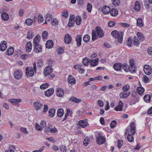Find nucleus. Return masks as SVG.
Returning <instances> with one entry per match:
<instances>
[{"label":"nucleus","mask_w":152,"mask_h":152,"mask_svg":"<svg viewBox=\"0 0 152 152\" xmlns=\"http://www.w3.org/2000/svg\"><path fill=\"white\" fill-rule=\"evenodd\" d=\"M124 32L122 31H118L117 30H114L111 33L112 36L115 39L117 38L119 43H121L123 41Z\"/></svg>","instance_id":"f257e3e1"},{"label":"nucleus","mask_w":152,"mask_h":152,"mask_svg":"<svg viewBox=\"0 0 152 152\" xmlns=\"http://www.w3.org/2000/svg\"><path fill=\"white\" fill-rule=\"evenodd\" d=\"M95 137L96 138V143L98 145H102L106 141L105 138L103 136H101L100 133H98L97 135H96Z\"/></svg>","instance_id":"f03ea898"},{"label":"nucleus","mask_w":152,"mask_h":152,"mask_svg":"<svg viewBox=\"0 0 152 152\" xmlns=\"http://www.w3.org/2000/svg\"><path fill=\"white\" fill-rule=\"evenodd\" d=\"M34 71L32 67H27L26 68V76L32 77L34 75Z\"/></svg>","instance_id":"7ed1b4c3"},{"label":"nucleus","mask_w":152,"mask_h":152,"mask_svg":"<svg viewBox=\"0 0 152 152\" xmlns=\"http://www.w3.org/2000/svg\"><path fill=\"white\" fill-rule=\"evenodd\" d=\"M96 34L99 38H101L104 35V33L100 26H97L95 28Z\"/></svg>","instance_id":"20e7f679"},{"label":"nucleus","mask_w":152,"mask_h":152,"mask_svg":"<svg viewBox=\"0 0 152 152\" xmlns=\"http://www.w3.org/2000/svg\"><path fill=\"white\" fill-rule=\"evenodd\" d=\"M143 70L145 74L147 75H149L151 73V68L148 65H145L144 66Z\"/></svg>","instance_id":"39448f33"},{"label":"nucleus","mask_w":152,"mask_h":152,"mask_svg":"<svg viewBox=\"0 0 152 152\" xmlns=\"http://www.w3.org/2000/svg\"><path fill=\"white\" fill-rule=\"evenodd\" d=\"M34 48L33 51L36 53H39L41 52L42 50V46L38 44H34Z\"/></svg>","instance_id":"423d86ee"},{"label":"nucleus","mask_w":152,"mask_h":152,"mask_svg":"<svg viewBox=\"0 0 152 152\" xmlns=\"http://www.w3.org/2000/svg\"><path fill=\"white\" fill-rule=\"evenodd\" d=\"M123 64L121 63H115L113 66V67L114 69L117 71H120L122 69Z\"/></svg>","instance_id":"0eeeda50"},{"label":"nucleus","mask_w":152,"mask_h":152,"mask_svg":"<svg viewBox=\"0 0 152 152\" xmlns=\"http://www.w3.org/2000/svg\"><path fill=\"white\" fill-rule=\"evenodd\" d=\"M53 72L51 66H48L45 68L44 70V74L45 76L48 75Z\"/></svg>","instance_id":"6e6552de"},{"label":"nucleus","mask_w":152,"mask_h":152,"mask_svg":"<svg viewBox=\"0 0 152 152\" xmlns=\"http://www.w3.org/2000/svg\"><path fill=\"white\" fill-rule=\"evenodd\" d=\"M22 74V72L20 70H17L14 72V75L15 78L17 80L21 79Z\"/></svg>","instance_id":"1a4fd4ad"},{"label":"nucleus","mask_w":152,"mask_h":152,"mask_svg":"<svg viewBox=\"0 0 152 152\" xmlns=\"http://www.w3.org/2000/svg\"><path fill=\"white\" fill-rule=\"evenodd\" d=\"M75 39L77 46L78 47L80 46L81 45L82 36L81 35H77L75 37Z\"/></svg>","instance_id":"9d476101"},{"label":"nucleus","mask_w":152,"mask_h":152,"mask_svg":"<svg viewBox=\"0 0 152 152\" xmlns=\"http://www.w3.org/2000/svg\"><path fill=\"white\" fill-rule=\"evenodd\" d=\"M72 40V37L70 34H67L65 35L64 38V41L66 44H68L70 43Z\"/></svg>","instance_id":"9b49d317"},{"label":"nucleus","mask_w":152,"mask_h":152,"mask_svg":"<svg viewBox=\"0 0 152 152\" xmlns=\"http://www.w3.org/2000/svg\"><path fill=\"white\" fill-rule=\"evenodd\" d=\"M7 42L5 41H2L0 44V50L1 51H5L7 49Z\"/></svg>","instance_id":"f8f14e48"},{"label":"nucleus","mask_w":152,"mask_h":152,"mask_svg":"<svg viewBox=\"0 0 152 152\" xmlns=\"http://www.w3.org/2000/svg\"><path fill=\"white\" fill-rule=\"evenodd\" d=\"M56 94L59 97H62L64 94V91L62 88H58L56 90Z\"/></svg>","instance_id":"ddd939ff"},{"label":"nucleus","mask_w":152,"mask_h":152,"mask_svg":"<svg viewBox=\"0 0 152 152\" xmlns=\"http://www.w3.org/2000/svg\"><path fill=\"white\" fill-rule=\"evenodd\" d=\"M34 105L35 109L37 110H40L43 107V104L38 101H37L34 103Z\"/></svg>","instance_id":"4468645a"},{"label":"nucleus","mask_w":152,"mask_h":152,"mask_svg":"<svg viewBox=\"0 0 152 152\" xmlns=\"http://www.w3.org/2000/svg\"><path fill=\"white\" fill-rule=\"evenodd\" d=\"M8 101L13 105H16L22 101V100L20 99H10L8 100Z\"/></svg>","instance_id":"2eb2a0df"},{"label":"nucleus","mask_w":152,"mask_h":152,"mask_svg":"<svg viewBox=\"0 0 152 152\" xmlns=\"http://www.w3.org/2000/svg\"><path fill=\"white\" fill-rule=\"evenodd\" d=\"M54 92V89L51 88L47 90L45 92V95L47 96H50L52 95Z\"/></svg>","instance_id":"dca6fc26"},{"label":"nucleus","mask_w":152,"mask_h":152,"mask_svg":"<svg viewBox=\"0 0 152 152\" xmlns=\"http://www.w3.org/2000/svg\"><path fill=\"white\" fill-rule=\"evenodd\" d=\"M68 82L71 84L72 85H73L76 83V80L75 78L72 76L70 75L68 78Z\"/></svg>","instance_id":"f3484780"},{"label":"nucleus","mask_w":152,"mask_h":152,"mask_svg":"<svg viewBox=\"0 0 152 152\" xmlns=\"http://www.w3.org/2000/svg\"><path fill=\"white\" fill-rule=\"evenodd\" d=\"M110 8L108 6H105L103 7L102 9V11L103 13L105 15H107L110 13Z\"/></svg>","instance_id":"a211bd4d"},{"label":"nucleus","mask_w":152,"mask_h":152,"mask_svg":"<svg viewBox=\"0 0 152 152\" xmlns=\"http://www.w3.org/2000/svg\"><path fill=\"white\" fill-rule=\"evenodd\" d=\"M123 105V102L121 101H120L118 106L115 108V110L116 111H122Z\"/></svg>","instance_id":"6ab92c4d"},{"label":"nucleus","mask_w":152,"mask_h":152,"mask_svg":"<svg viewBox=\"0 0 152 152\" xmlns=\"http://www.w3.org/2000/svg\"><path fill=\"white\" fill-rule=\"evenodd\" d=\"M32 44L31 42H28L26 46V50L28 52H30L32 50Z\"/></svg>","instance_id":"aec40b11"},{"label":"nucleus","mask_w":152,"mask_h":152,"mask_svg":"<svg viewBox=\"0 0 152 152\" xmlns=\"http://www.w3.org/2000/svg\"><path fill=\"white\" fill-rule=\"evenodd\" d=\"M131 128L130 132L132 134L134 135L135 133V126L134 122H132L130 123Z\"/></svg>","instance_id":"412c9836"},{"label":"nucleus","mask_w":152,"mask_h":152,"mask_svg":"<svg viewBox=\"0 0 152 152\" xmlns=\"http://www.w3.org/2000/svg\"><path fill=\"white\" fill-rule=\"evenodd\" d=\"M41 36L39 34H37L33 39V44H39L41 40Z\"/></svg>","instance_id":"4be33fe9"},{"label":"nucleus","mask_w":152,"mask_h":152,"mask_svg":"<svg viewBox=\"0 0 152 152\" xmlns=\"http://www.w3.org/2000/svg\"><path fill=\"white\" fill-rule=\"evenodd\" d=\"M53 44L54 43L52 40H48L46 43V47L48 49L51 48L53 47Z\"/></svg>","instance_id":"5701e85b"},{"label":"nucleus","mask_w":152,"mask_h":152,"mask_svg":"<svg viewBox=\"0 0 152 152\" xmlns=\"http://www.w3.org/2000/svg\"><path fill=\"white\" fill-rule=\"evenodd\" d=\"M96 32L95 30H93L92 31V40L93 41L98 38V35H96Z\"/></svg>","instance_id":"b1692460"},{"label":"nucleus","mask_w":152,"mask_h":152,"mask_svg":"<svg viewBox=\"0 0 152 152\" xmlns=\"http://www.w3.org/2000/svg\"><path fill=\"white\" fill-rule=\"evenodd\" d=\"M1 18L3 20H7L9 19V15L5 12H3L1 15Z\"/></svg>","instance_id":"393cba45"},{"label":"nucleus","mask_w":152,"mask_h":152,"mask_svg":"<svg viewBox=\"0 0 152 152\" xmlns=\"http://www.w3.org/2000/svg\"><path fill=\"white\" fill-rule=\"evenodd\" d=\"M69 100L77 103H80L81 101V99L73 96L71 97L69 99Z\"/></svg>","instance_id":"a878e982"},{"label":"nucleus","mask_w":152,"mask_h":152,"mask_svg":"<svg viewBox=\"0 0 152 152\" xmlns=\"http://www.w3.org/2000/svg\"><path fill=\"white\" fill-rule=\"evenodd\" d=\"M56 110L54 108H51L48 111V115L50 118L53 117L55 115Z\"/></svg>","instance_id":"bb28decb"},{"label":"nucleus","mask_w":152,"mask_h":152,"mask_svg":"<svg viewBox=\"0 0 152 152\" xmlns=\"http://www.w3.org/2000/svg\"><path fill=\"white\" fill-rule=\"evenodd\" d=\"M99 59L98 58H96L95 60H90V63L91 65L93 66H95L97 65L98 63Z\"/></svg>","instance_id":"cd10ccee"},{"label":"nucleus","mask_w":152,"mask_h":152,"mask_svg":"<svg viewBox=\"0 0 152 152\" xmlns=\"http://www.w3.org/2000/svg\"><path fill=\"white\" fill-rule=\"evenodd\" d=\"M151 96L148 94L145 95L143 97L144 101L147 103L150 102L151 100Z\"/></svg>","instance_id":"c85d7f7f"},{"label":"nucleus","mask_w":152,"mask_h":152,"mask_svg":"<svg viewBox=\"0 0 152 152\" xmlns=\"http://www.w3.org/2000/svg\"><path fill=\"white\" fill-rule=\"evenodd\" d=\"M79 126L83 128H85L87 126V123L83 120H80L78 122Z\"/></svg>","instance_id":"c756f323"},{"label":"nucleus","mask_w":152,"mask_h":152,"mask_svg":"<svg viewBox=\"0 0 152 152\" xmlns=\"http://www.w3.org/2000/svg\"><path fill=\"white\" fill-rule=\"evenodd\" d=\"M13 52V48L12 47H10L6 51V54L8 56H10L12 54Z\"/></svg>","instance_id":"7c9ffc66"},{"label":"nucleus","mask_w":152,"mask_h":152,"mask_svg":"<svg viewBox=\"0 0 152 152\" xmlns=\"http://www.w3.org/2000/svg\"><path fill=\"white\" fill-rule=\"evenodd\" d=\"M118 11L115 9H112L110 10V14L111 15L113 16H116L118 14Z\"/></svg>","instance_id":"2f4dec72"},{"label":"nucleus","mask_w":152,"mask_h":152,"mask_svg":"<svg viewBox=\"0 0 152 152\" xmlns=\"http://www.w3.org/2000/svg\"><path fill=\"white\" fill-rule=\"evenodd\" d=\"M140 4L139 1H136L134 5V10L137 12L140 11Z\"/></svg>","instance_id":"473e14b6"},{"label":"nucleus","mask_w":152,"mask_h":152,"mask_svg":"<svg viewBox=\"0 0 152 152\" xmlns=\"http://www.w3.org/2000/svg\"><path fill=\"white\" fill-rule=\"evenodd\" d=\"M137 91L139 94L142 95L144 92V89L142 87H138L137 88Z\"/></svg>","instance_id":"72a5a7b5"},{"label":"nucleus","mask_w":152,"mask_h":152,"mask_svg":"<svg viewBox=\"0 0 152 152\" xmlns=\"http://www.w3.org/2000/svg\"><path fill=\"white\" fill-rule=\"evenodd\" d=\"M64 110L62 109H58L57 111V115L59 117H62L64 115Z\"/></svg>","instance_id":"f704fd0d"},{"label":"nucleus","mask_w":152,"mask_h":152,"mask_svg":"<svg viewBox=\"0 0 152 152\" xmlns=\"http://www.w3.org/2000/svg\"><path fill=\"white\" fill-rule=\"evenodd\" d=\"M102 78L103 77L102 76L99 75L94 78H89V80L91 81H94L95 80H101L102 79Z\"/></svg>","instance_id":"c9c22d12"},{"label":"nucleus","mask_w":152,"mask_h":152,"mask_svg":"<svg viewBox=\"0 0 152 152\" xmlns=\"http://www.w3.org/2000/svg\"><path fill=\"white\" fill-rule=\"evenodd\" d=\"M137 26L140 27H142L143 26V24L142 23L141 18H138L137 20Z\"/></svg>","instance_id":"e433bc0d"},{"label":"nucleus","mask_w":152,"mask_h":152,"mask_svg":"<svg viewBox=\"0 0 152 152\" xmlns=\"http://www.w3.org/2000/svg\"><path fill=\"white\" fill-rule=\"evenodd\" d=\"M90 37L88 34L85 35L83 38V41L85 42H88L90 40Z\"/></svg>","instance_id":"4c0bfd02"},{"label":"nucleus","mask_w":152,"mask_h":152,"mask_svg":"<svg viewBox=\"0 0 152 152\" xmlns=\"http://www.w3.org/2000/svg\"><path fill=\"white\" fill-rule=\"evenodd\" d=\"M137 34L139 39L140 40L143 41L145 40V38L141 33L140 32H138L137 33Z\"/></svg>","instance_id":"58836bf2"},{"label":"nucleus","mask_w":152,"mask_h":152,"mask_svg":"<svg viewBox=\"0 0 152 152\" xmlns=\"http://www.w3.org/2000/svg\"><path fill=\"white\" fill-rule=\"evenodd\" d=\"M112 4L113 6H118L120 4L119 0H112Z\"/></svg>","instance_id":"ea45409f"},{"label":"nucleus","mask_w":152,"mask_h":152,"mask_svg":"<svg viewBox=\"0 0 152 152\" xmlns=\"http://www.w3.org/2000/svg\"><path fill=\"white\" fill-rule=\"evenodd\" d=\"M76 19H75L74 20H69L68 23V26L69 27L73 26L75 22L76 23Z\"/></svg>","instance_id":"a19ab883"},{"label":"nucleus","mask_w":152,"mask_h":152,"mask_svg":"<svg viewBox=\"0 0 152 152\" xmlns=\"http://www.w3.org/2000/svg\"><path fill=\"white\" fill-rule=\"evenodd\" d=\"M90 60L87 57H85L83 59V62L84 65L87 66L88 63L90 62Z\"/></svg>","instance_id":"79ce46f5"},{"label":"nucleus","mask_w":152,"mask_h":152,"mask_svg":"<svg viewBox=\"0 0 152 152\" xmlns=\"http://www.w3.org/2000/svg\"><path fill=\"white\" fill-rule=\"evenodd\" d=\"M76 24L77 25H80L81 23V19L80 16L78 15L76 17Z\"/></svg>","instance_id":"37998d69"},{"label":"nucleus","mask_w":152,"mask_h":152,"mask_svg":"<svg viewBox=\"0 0 152 152\" xmlns=\"http://www.w3.org/2000/svg\"><path fill=\"white\" fill-rule=\"evenodd\" d=\"M127 138L129 142H132L134 140V137L131 134H128Z\"/></svg>","instance_id":"c03bdc74"},{"label":"nucleus","mask_w":152,"mask_h":152,"mask_svg":"<svg viewBox=\"0 0 152 152\" xmlns=\"http://www.w3.org/2000/svg\"><path fill=\"white\" fill-rule=\"evenodd\" d=\"M37 66L39 68L42 67L43 65V63L42 59L38 60L37 62Z\"/></svg>","instance_id":"a18cd8bd"},{"label":"nucleus","mask_w":152,"mask_h":152,"mask_svg":"<svg viewBox=\"0 0 152 152\" xmlns=\"http://www.w3.org/2000/svg\"><path fill=\"white\" fill-rule=\"evenodd\" d=\"M129 67L126 63H124L123 64L122 69L123 68L125 71L127 72H129Z\"/></svg>","instance_id":"49530a36"},{"label":"nucleus","mask_w":152,"mask_h":152,"mask_svg":"<svg viewBox=\"0 0 152 152\" xmlns=\"http://www.w3.org/2000/svg\"><path fill=\"white\" fill-rule=\"evenodd\" d=\"M33 22V20L30 18L27 19L25 20V23L28 26L31 25Z\"/></svg>","instance_id":"de8ad7c7"},{"label":"nucleus","mask_w":152,"mask_h":152,"mask_svg":"<svg viewBox=\"0 0 152 152\" xmlns=\"http://www.w3.org/2000/svg\"><path fill=\"white\" fill-rule=\"evenodd\" d=\"M131 39V37H129L126 42V44L129 47H131L132 44V41Z\"/></svg>","instance_id":"09e8293b"},{"label":"nucleus","mask_w":152,"mask_h":152,"mask_svg":"<svg viewBox=\"0 0 152 152\" xmlns=\"http://www.w3.org/2000/svg\"><path fill=\"white\" fill-rule=\"evenodd\" d=\"M70 112V110L68 108L67 109L66 113V114H65L64 118L62 120V121H64L65 120L67 119V117L69 115V114Z\"/></svg>","instance_id":"8fccbe9b"},{"label":"nucleus","mask_w":152,"mask_h":152,"mask_svg":"<svg viewBox=\"0 0 152 152\" xmlns=\"http://www.w3.org/2000/svg\"><path fill=\"white\" fill-rule=\"evenodd\" d=\"M48 35V32L46 31H44L42 34V37L43 39H46L47 38V36Z\"/></svg>","instance_id":"3c124183"},{"label":"nucleus","mask_w":152,"mask_h":152,"mask_svg":"<svg viewBox=\"0 0 152 152\" xmlns=\"http://www.w3.org/2000/svg\"><path fill=\"white\" fill-rule=\"evenodd\" d=\"M49 85L48 83H45L42 85L40 87V88L41 89H45L46 88L48 87Z\"/></svg>","instance_id":"603ef678"},{"label":"nucleus","mask_w":152,"mask_h":152,"mask_svg":"<svg viewBox=\"0 0 152 152\" xmlns=\"http://www.w3.org/2000/svg\"><path fill=\"white\" fill-rule=\"evenodd\" d=\"M92 8V6L91 4L90 3H88L87 7V9L88 12H91Z\"/></svg>","instance_id":"864d4df0"},{"label":"nucleus","mask_w":152,"mask_h":152,"mask_svg":"<svg viewBox=\"0 0 152 152\" xmlns=\"http://www.w3.org/2000/svg\"><path fill=\"white\" fill-rule=\"evenodd\" d=\"M44 21L42 15L39 14L38 18V21L39 23H42Z\"/></svg>","instance_id":"5fc2aeb1"},{"label":"nucleus","mask_w":152,"mask_h":152,"mask_svg":"<svg viewBox=\"0 0 152 152\" xmlns=\"http://www.w3.org/2000/svg\"><path fill=\"white\" fill-rule=\"evenodd\" d=\"M30 55L29 54H24L21 56V58L23 59H26L27 58H28L30 57Z\"/></svg>","instance_id":"6e6d98bb"},{"label":"nucleus","mask_w":152,"mask_h":152,"mask_svg":"<svg viewBox=\"0 0 152 152\" xmlns=\"http://www.w3.org/2000/svg\"><path fill=\"white\" fill-rule=\"evenodd\" d=\"M64 49L61 47H60L57 50V52L59 54H61L64 52Z\"/></svg>","instance_id":"4d7b16f0"},{"label":"nucleus","mask_w":152,"mask_h":152,"mask_svg":"<svg viewBox=\"0 0 152 152\" xmlns=\"http://www.w3.org/2000/svg\"><path fill=\"white\" fill-rule=\"evenodd\" d=\"M116 23L114 21H110L108 23V25L110 28L113 27L115 25Z\"/></svg>","instance_id":"13d9d810"},{"label":"nucleus","mask_w":152,"mask_h":152,"mask_svg":"<svg viewBox=\"0 0 152 152\" xmlns=\"http://www.w3.org/2000/svg\"><path fill=\"white\" fill-rule=\"evenodd\" d=\"M117 124V122L113 120L111 122L110 126L111 128H114Z\"/></svg>","instance_id":"bf43d9fd"},{"label":"nucleus","mask_w":152,"mask_h":152,"mask_svg":"<svg viewBox=\"0 0 152 152\" xmlns=\"http://www.w3.org/2000/svg\"><path fill=\"white\" fill-rule=\"evenodd\" d=\"M40 126L42 128H43L46 126V122L44 121H41L40 122Z\"/></svg>","instance_id":"052dcab7"},{"label":"nucleus","mask_w":152,"mask_h":152,"mask_svg":"<svg viewBox=\"0 0 152 152\" xmlns=\"http://www.w3.org/2000/svg\"><path fill=\"white\" fill-rule=\"evenodd\" d=\"M34 34L32 32H29L28 33L27 37L28 39H30L32 38Z\"/></svg>","instance_id":"680f3d73"},{"label":"nucleus","mask_w":152,"mask_h":152,"mask_svg":"<svg viewBox=\"0 0 152 152\" xmlns=\"http://www.w3.org/2000/svg\"><path fill=\"white\" fill-rule=\"evenodd\" d=\"M89 142V140L88 138H86L83 140V145L84 146H86L88 145Z\"/></svg>","instance_id":"e2e57ef3"},{"label":"nucleus","mask_w":152,"mask_h":152,"mask_svg":"<svg viewBox=\"0 0 152 152\" xmlns=\"http://www.w3.org/2000/svg\"><path fill=\"white\" fill-rule=\"evenodd\" d=\"M117 144L118 148H120L122 146L123 144V140H118Z\"/></svg>","instance_id":"0e129e2a"},{"label":"nucleus","mask_w":152,"mask_h":152,"mask_svg":"<svg viewBox=\"0 0 152 152\" xmlns=\"http://www.w3.org/2000/svg\"><path fill=\"white\" fill-rule=\"evenodd\" d=\"M120 25L122 27L125 28L128 27L130 26L129 24L125 23H120Z\"/></svg>","instance_id":"69168bd1"},{"label":"nucleus","mask_w":152,"mask_h":152,"mask_svg":"<svg viewBox=\"0 0 152 152\" xmlns=\"http://www.w3.org/2000/svg\"><path fill=\"white\" fill-rule=\"evenodd\" d=\"M46 20L50 21V19L52 18V16L50 14H47L45 17Z\"/></svg>","instance_id":"338daca9"},{"label":"nucleus","mask_w":152,"mask_h":152,"mask_svg":"<svg viewBox=\"0 0 152 152\" xmlns=\"http://www.w3.org/2000/svg\"><path fill=\"white\" fill-rule=\"evenodd\" d=\"M149 3L148 1V0H145L144 1V5L145 8L147 9L149 8Z\"/></svg>","instance_id":"774afa93"}]
</instances>
